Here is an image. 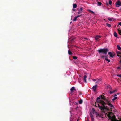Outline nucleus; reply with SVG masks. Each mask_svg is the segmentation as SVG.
<instances>
[{"label": "nucleus", "instance_id": "6", "mask_svg": "<svg viewBox=\"0 0 121 121\" xmlns=\"http://www.w3.org/2000/svg\"><path fill=\"white\" fill-rule=\"evenodd\" d=\"M97 87V85H96L95 86H94L92 88L93 91L94 92H95L96 91V89Z\"/></svg>", "mask_w": 121, "mask_h": 121}, {"label": "nucleus", "instance_id": "55", "mask_svg": "<svg viewBox=\"0 0 121 121\" xmlns=\"http://www.w3.org/2000/svg\"><path fill=\"white\" fill-rule=\"evenodd\" d=\"M87 121H89L88 120Z\"/></svg>", "mask_w": 121, "mask_h": 121}, {"label": "nucleus", "instance_id": "2", "mask_svg": "<svg viewBox=\"0 0 121 121\" xmlns=\"http://www.w3.org/2000/svg\"><path fill=\"white\" fill-rule=\"evenodd\" d=\"M98 52L100 53H102L103 54L106 55L107 52L108 51V50L107 48H103L98 50ZM108 55H106L105 56L102 55L101 56V57L103 59H104L105 57V60L108 62H110V60L107 59Z\"/></svg>", "mask_w": 121, "mask_h": 121}, {"label": "nucleus", "instance_id": "54", "mask_svg": "<svg viewBox=\"0 0 121 121\" xmlns=\"http://www.w3.org/2000/svg\"><path fill=\"white\" fill-rule=\"evenodd\" d=\"M120 10H121V8H120Z\"/></svg>", "mask_w": 121, "mask_h": 121}, {"label": "nucleus", "instance_id": "27", "mask_svg": "<svg viewBox=\"0 0 121 121\" xmlns=\"http://www.w3.org/2000/svg\"><path fill=\"white\" fill-rule=\"evenodd\" d=\"M81 13V11H80L79 9L78 10V14H79Z\"/></svg>", "mask_w": 121, "mask_h": 121}, {"label": "nucleus", "instance_id": "45", "mask_svg": "<svg viewBox=\"0 0 121 121\" xmlns=\"http://www.w3.org/2000/svg\"><path fill=\"white\" fill-rule=\"evenodd\" d=\"M73 11H75V9H73Z\"/></svg>", "mask_w": 121, "mask_h": 121}, {"label": "nucleus", "instance_id": "42", "mask_svg": "<svg viewBox=\"0 0 121 121\" xmlns=\"http://www.w3.org/2000/svg\"><path fill=\"white\" fill-rule=\"evenodd\" d=\"M118 25H120V26H121V22H120L118 23Z\"/></svg>", "mask_w": 121, "mask_h": 121}, {"label": "nucleus", "instance_id": "15", "mask_svg": "<svg viewBox=\"0 0 121 121\" xmlns=\"http://www.w3.org/2000/svg\"><path fill=\"white\" fill-rule=\"evenodd\" d=\"M68 54L69 55H71L72 54V53L70 50H68Z\"/></svg>", "mask_w": 121, "mask_h": 121}, {"label": "nucleus", "instance_id": "20", "mask_svg": "<svg viewBox=\"0 0 121 121\" xmlns=\"http://www.w3.org/2000/svg\"><path fill=\"white\" fill-rule=\"evenodd\" d=\"M77 17L76 16L74 17V18L73 20V21H75L76 20Z\"/></svg>", "mask_w": 121, "mask_h": 121}, {"label": "nucleus", "instance_id": "19", "mask_svg": "<svg viewBox=\"0 0 121 121\" xmlns=\"http://www.w3.org/2000/svg\"><path fill=\"white\" fill-rule=\"evenodd\" d=\"M79 103L80 104H81L83 102V100L82 99H81L79 101Z\"/></svg>", "mask_w": 121, "mask_h": 121}, {"label": "nucleus", "instance_id": "50", "mask_svg": "<svg viewBox=\"0 0 121 121\" xmlns=\"http://www.w3.org/2000/svg\"><path fill=\"white\" fill-rule=\"evenodd\" d=\"M120 121H121V118L120 119Z\"/></svg>", "mask_w": 121, "mask_h": 121}, {"label": "nucleus", "instance_id": "33", "mask_svg": "<svg viewBox=\"0 0 121 121\" xmlns=\"http://www.w3.org/2000/svg\"><path fill=\"white\" fill-rule=\"evenodd\" d=\"M90 115L91 117H94L93 115L91 114H90Z\"/></svg>", "mask_w": 121, "mask_h": 121}, {"label": "nucleus", "instance_id": "36", "mask_svg": "<svg viewBox=\"0 0 121 121\" xmlns=\"http://www.w3.org/2000/svg\"><path fill=\"white\" fill-rule=\"evenodd\" d=\"M117 95L116 94H115V95H113L112 96L114 97H115Z\"/></svg>", "mask_w": 121, "mask_h": 121}, {"label": "nucleus", "instance_id": "41", "mask_svg": "<svg viewBox=\"0 0 121 121\" xmlns=\"http://www.w3.org/2000/svg\"><path fill=\"white\" fill-rule=\"evenodd\" d=\"M92 110L94 112V111H95V110H94V109L93 108H92Z\"/></svg>", "mask_w": 121, "mask_h": 121}, {"label": "nucleus", "instance_id": "39", "mask_svg": "<svg viewBox=\"0 0 121 121\" xmlns=\"http://www.w3.org/2000/svg\"><path fill=\"white\" fill-rule=\"evenodd\" d=\"M81 15H78L77 16H76V17H77V18L78 17H79Z\"/></svg>", "mask_w": 121, "mask_h": 121}, {"label": "nucleus", "instance_id": "30", "mask_svg": "<svg viewBox=\"0 0 121 121\" xmlns=\"http://www.w3.org/2000/svg\"><path fill=\"white\" fill-rule=\"evenodd\" d=\"M91 121H94V117H91Z\"/></svg>", "mask_w": 121, "mask_h": 121}, {"label": "nucleus", "instance_id": "18", "mask_svg": "<svg viewBox=\"0 0 121 121\" xmlns=\"http://www.w3.org/2000/svg\"><path fill=\"white\" fill-rule=\"evenodd\" d=\"M112 117V118L114 120V121L115 120L116 121V119H115L116 117L115 115H113V116Z\"/></svg>", "mask_w": 121, "mask_h": 121}, {"label": "nucleus", "instance_id": "17", "mask_svg": "<svg viewBox=\"0 0 121 121\" xmlns=\"http://www.w3.org/2000/svg\"><path fill=\"white\" fill-rule=\"evenodd\" d=\"M77 7V5L76 4H73V8H76Z\"/></svg>", "mask_w": 121, "mask_h": 121}, {"label": "nucleus", "instance_id": "13", "mask_svg": "<svg viewBox=\"0 0 121 121\" xmlns=\"http://www.w3.org/2000/svg\"><path fill=\"white\" fill-rule=\"evenodd\" d=\"M75 89L74 87H72L71 88L70 90L72 92H73V91Z\"/></svg>", "mask_w": 121, "mask_h": 121}, {"label": "nucleus", "instance_id": "8", "mask_svg": "<svg viewBox=\"0 0 121 121\" xmlns=\"http://www.w3.org/2000/svg\"><path fill=\"white\" fill-rule=\"evenodd\" d=\"M87 76L86 75H84V81L86 82V78L87 77Z\"/></svg>", "mask_w": 121, "mask_h": 121}, {"label": "nucleus", "instance_id": "5", "mask_svg": "<svg viewBox=\"0 0 121 121\" xmlns=\"http://www.w3.org/2000/svg\"><path fill=\"white\" fill-rule=\"evenodd\" d=\"M116 6L119 7L121 6V4L120 1H118L116 3Z\"/></svg>", "mask_w": 121, "mask_h": 121}, {"label": "nucleus", "instance_id": "3", "mask_svg": "<svg viewBox=\"0 0 121 121\" xmlns=\"http://www.w3.org/2000/svg\"><path fill=\"white\" fill-rule=\"evenodd\" d=\"M106 105H108L109 106L111 107H113V105L111 103L110 101L109 100H106Z\"/></svg>", "mask_w": 121, "mask_h": 121}, {"label": "nucleus", "instance_id": "10", "mask_svg": "<svg viewBox=\"0 0 121 121\" xmlns=\"http://www.w3.org/2000/svg\"><path fill=\"white\" fill-rule=\"evenodd\" d=\"M108 117L109 118V119L111 120V121H114V120L112 118V117L111 116H108Z\"/></svg>", "mask_w": 121, "mask_h": 121}, {"label": "nucleus", "instance_id": "53", "mask_svg": "<svg viewBox=\"0 0 121 121\" xmlns=\"http://www.w3.org/2000/svg\"><path fill=\"white\" fill-rule=\"evenodd\" d=\"M119 94L118 93H117V94Z\"/></svg>", "mask_w": 121, "mask_h": 121}, {"label": "nucleus", "instance_id": "7", "mask_svg": "<svg viewBox=\"0 0 121 121\" xmlns=\"http://www.w3.org/2000/svg\"><path fill=\"white\" fill-rule=\"evenodd\" d=\"M95 112L96 113V117L97 118H98L101 117L102 116L101 115H100L99 113H97L96 112Z\"/></svg>", "mask_w": 121, "mask_h": 121}, {"label": "nucleus", "instance_id": "48", "mask_svg": "<svg viewBox=\"0 0 121 121\" xmlns=\"http://www.w3.org/2000/svg\"><path fill=\"white\" fill-rule=\"evenodd\" d=\"M120 67H121V64H120Z\"/></svg>", "mask_w": 121, "mask_h": 121}, {"label": "nucleus", "instance_id": "12", "mask_svg": "<svg viewBox=\"0 0 121 121\" xmlns=\"http://www.w3.org/2000/svg\"><path fill=\"white\" fill-rule=\"evenodd\" d=\"M114 35L115 37H117V34L116 32H114Z\"/></svg>", "mask_w": 121, "mask_h": 121}, {"label": "nucleus", "instance_id": "26", "mask_svg": "<svg viewBox=\"0 0 121 121\" xmlns=\"http://www.w3.org/2000/svg\"><path fill=\"white\" fill-rule=\"evenodd\" d=\"M112 3V2L111 0H109V5H111Z\"/></svg>", "mask_w": 121, "mask_h": 121}, {"label": "nucleus", "instance_id": "16", "mask_svg": "<svg viewBox=\"0 0 121 121\" xmlns=\"http://www.w3.org/2000/svg\"><path fill=\"white\" fill-rule=\"evenodd\" d=\"M117 49L119 50H121V48L120 46L119 45H117Z\"/></svg>", "mask_w": 121, "mask_h": 121}, {"label": "nucleus", "instance_id": "34", "mask_svg": "<svg viewBox=\"0 0 121 121\" xmlns=\"http://www.w3.org/2000/svg\"><path fill=\"white\" fill-rule=\"evenodd\" d=\"M89 11L90 12H92V13L93 14L94 13L93 11H91V10H89Z\"/></svg>", "mask_w": 121, "mask_h": 121}, {"label": "nucleus", "instance_id": "43", "mask_svg": "<svg viewBox=\"0 0 121 121\" xmlns=\"http://www.w3.org/2000/svg\"><path fill=\"white\" fill-rule=\"evenodd\" d=\"M117 55L118 56L120 57V55H118V54H117Z\"/></svg>", "mask_w": 121, "mask_h": 121}, {"label": "nucleus", "instance_id": "14", "mask_svg": "<svg viewBox=\"0 0 121 121\" xmlns=\"http://www.w3.org/2000/svg\"><path fill=\"white\" fill-rule=\"evenodd\" d=\"M106 25L107 26H108L109 27H110L111 26V24H108V23H106Z\"/></svg>", "mask_w": 121, "mask_h": 121}, {"label": "nucleus", "instance_id": "51", "mask_svg": "<svg viewBox=\"0 0 121 121\" xmlns=\"http://www.w3.org/2000/svg\"><path fill=\"white\" fill-rule=\"evenodd\" d=\"M77 121H78V120L77 119Z\"/></svg>", "mask_w": 121, "mask_h": 121}, {"label": "nucleus", "instance_id": "46", "mask_svg": "<svg viewBox=\"0 0 121 121\" xmlns=\"http://www.w3.org/2000/svg\"><path fill=\"white\" fill-rule=\"evenodd\" d=\"M119 62L120 63V64H121V59H120V61H119Z\"/></svg>", "mask_w": 121, "mask_h": 121}, {"label": "nucleus", "instance_id": "37", "mask_svg": "<svg viewBox=\"0 0 121 121\" xmlns=\"http://www.w3.org/2000/svg\"><path fill=\"white\" fill-rule=\"evenodd\" d=\"M80 10L81 11H82L83 10V8L82 7H81L80 8Z\"/></svg>", "mask_w": 121, "mask_h": 121}, {"label": "nucleus", "instance_id": "9", "mask_svg": "<svg viewBox=\"0 0 121 121\" xmlns=\"http://www.w3.org/2000/svg\"><path fill=\"white\" fill-rule=\"evenodd\" d=\"M117 91V90L116 89L115 90H113L112 91H110V92H109V93H110V94H112L113 93H114L116 91Z\"/></svg>", "mask_w": 121, "mask_h": 121}, {"label": "nucleus", "instance_id": "28", "mask_svg": "<svg viewBox=\"0 0 121 121\" xmlns=\"http://www.w3.org/2000/svg\"><path fill=\"white\" fill-rule=\"evenodd\" d=\"M83 40H88V39L86 38H82Z\"/></svg>", "mask_w": 121, "mask_h": 121}, {"label": "nucleus", "instance_id": "47", "mask_svg": "<svg viewBox=\"0 0 121 121\" xmlns=\"http://www.w3.org/2000/svg\"><path fill=\"white\" fill-rule=\"evenodd\" d=\"M119 62L120 63V64H121V59H120V61H119Z\"/></svg>", "mask_w": 121, "mask_h": 121}, {"label": "nucleus", "instance_id": "44", "mask_svg": "<svg viewBox=\"0 0 121 121\" xmlns=\"http://www.w3.org/2000/svg\"><path fill=\"white\" fill-rule=\"evenodd\" d=\"M93 80L94 81H95L96 80V79H93Z\"/></svg>", "mask_w": 121, "mask_h": 121}, {"label": "nucleus", "instance_id": "21", "mask_svg": "<svg viewBox=\"0 0 121 121\" xmlns=\"http://www.w3.org/2000/svg\"><path fill=\"white\" fill-rule=\"evenodd\" d=\"M101 81V80L100 79H99L97 80V81L96 82V83H98L99 82Z\"/></svg>", "mask_w": 121, "mask_h": 121}, {"label": "nucleus", "instance_id": "4", "mask_svg": "<svg viewBox=\"0 0 121 121\" xmlns=\"http://www.w3.org/2000/svg\"><path fill=\"white\" fill-rule=\"evenodd\" d=\"M108 54L111 57L113 58L115 55V54L114 52H110L108 53Z\"/></svg>", "mask_w": 121, "mask_h": 121}, {"label": "nucleus", "instance_id": "23", "mask_svg": "<svg viewBox=\"0 0 121 121\" xmlns=\"http://www.w3.org/2000/svg\"><path fill=\"white\" fill-rule=\"evenodd\" d=\"M117 98V97H114V98L112 99V100L113 101H114Z\"/></svg>", "mask_w": 121, "mask_h": 121}, {"label": "nucleus", "instance_id": "29", "mask_svg": "<svg viewBox=\"0 0 121 121\" xmlns=\"http://www.w3.org/2000/svg\"><path fill=\"white\" fill-rule=\"evenodd\" d=\"M108 19L110 22H111L112 21V19L110 18H108Z\"/></svg>", "mask_w": 121, "mask_h": 121}, {"label": "nucleus", "instance_id": "31", "mask_svg": "<svg viewBox=\"0 0 121 121\" xmlns=\"http://www.w3.org/2000/svg\"><path fill=\"white\" fill-rule=\"evenodd\" d=\"M95 38L96 40H97L99 39V38H97V36H96V37H95Z\"/></svg>", "mask_w": 121, "mask_h": 121}, {"label": "nucleus", "instance_id": "40", "mask_svg": "<svg viewBox=\"0 0 121 121\" xmlns=\"http://www.w3.org/2000/svg\"><path fill=\"white\" fill-rule=\"evenodd\" d=\"M108 87L109 88H111V89H112V88L111 87V86H108Z\"/></svg>", "mask_w": 121, "mask_h": 121}, {"label": "nucleus", "instance_id": "22", "mask_svg": "<svg viewBox=\"0 0 121 121\" xmlns=\"http://www.w3.org/2000/svg\"><path fill=\"white\" fill-rule=\"evenodd\" d=\"M97 4L99 5L100 6L101 4L102 3L101 2H98L97 3Z\"/></svg>", "mask_w": 121, "mask_h": 121}, {"label": "nucleus", "instance_id": "49", "mask_svg": "<svg viewBox=\"0 0 121 121\" xmlns=\"http://www.w3.org/2000/svg\"><path fill=\"white\" fill-rule=\"evenodd\" d=\"M106 4L107 5H108V3H107Z\"/></svg>", "mask_w": 121, "mask_h": 121}, {"label": "nucleus", "instance_id": "24", "mask_svg": "<svg viewBox=\"0 0 121 121\" xmlns=\"http://www.w3.org/2000/svg\"><path fill=\"white\" fill-rule=\"evenodd\" d=\"M73 59H77V57L76 56H73Z\"/></svg>", "mask_w": 121, "mask_h": 121}, {"label": "nucleus", "instance_id": "35", "mask_svg": "<svg viewBox=\"0 0 121 121\" xmlns=\"http://www.w3.org/2000/svg\"><path fill=\"white\" fill-rule=\"evenodd\" d=\"M96 36H97V38H100L101 37V36H99V35H97Z\"/></svg>", "mask_w": 121, "mask_h": 121}, {"label": "nucleus", "instance_id": "52", "mask_svg": "<svg viewBox=\"0 0 121 121\" xmlns=\"http://www.w3.org/2000/svg\"><path fill=\"white\" fill-rule=\"evenodd\" d=\"M109 88V89H110V90H111V89H111V88Z\"/></svg>", "mask_w": 121, "mask_h": 121}, {"label": "nucleus", "instance_id": "1", "mask_svg": "<svg viewBox=\"0 0 121 121\" xmlns=\"http://www.w3.org/2000/svg\"><path fill=\"white\" fill-rule=\"evenodd\" d=\"M105 98L104 95H100L97 97L96 99V102L98 103L97 104H96V107H98L102 111H104L105 110H108L107 106H106V100H108Z\"/></svg>", "mask_w": 121, "mask_h": 121}, {"label": "nucleus", "instance_id": "32", "mask_svg": "<svg viewBox=\"0 0 121 121\" xmlns=\"http://www.w3.org/2000/svg\"><path fill=\"white\" fill-rule=\"evenodd\" d=\"M117 76L119 77L120 78H121V74H117L116 75Z\"/></svg>", "mask_w": 121, "mask_h": 121}, {"label": "nucleus", "instance_id": "25", "mask_svg": "<svg viewBox=\"0 0 121 121\" xmlns=\"http://www.w3.org/2000/svg\"><path fill=\"white\" fill-rule=\"evenodd\" d=\"M116 53L117 54H121V53L119 51H117L116 52Z\"/></svg>", "mask_w": 121, "mask_h": 121}, {"label": "nucleus", "instance_id": "11", "mask_svg": "<svg viewBox=\"0 0 121 121\" xmlns=\"http://www.w3.org/2000/svg\"><path fill=\"white\" fill-rule=\"evenodd\" d=\"M118 33L120 35H121V30L120 29V28H119L117 29Z\"/></svg>", "mask_w": 121, "mask_h": 121}, {"label": "nucleus", "instance_id": "38", "mask_svg": "<svg viewBox=\"0 0 121 121\" xmlns=\"http://www.w3.org/2000/svg\"><path fill=\"white\" fill-rule=\"evenodd\" d=\"M121 67H119L117 68V69H121Z\"/></svg>", "mask_w": 121, "mask_h": 121}]
</instances>
